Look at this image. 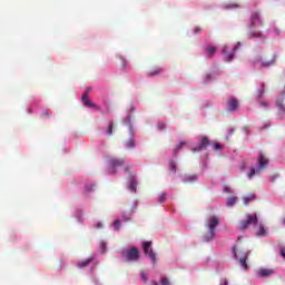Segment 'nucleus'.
Wrapping results in <instances>:
<instances>
[{"label":"nucleus","mask_w":285,"mask_h":285,"mask_svg":"<svg viewBox=\"0 0 285 285\" xmlns=\"http://www.w3.org/2000/svg\"><path fill=\"white\" fill-rule=\"evenodd\" d=\"M227 106H228V110H230V112H235V110H237L239 108V101L235 97H232L228 99Z\"/></svg>","instance_id":"9b49d317"},{"label":"nucleus","mask_w":285,"mask_h":285,"mask_svg":"<svg viewBox=\"0 0 285 285\" xmlns=\"http://www.w3.org/2000/svg\"><path fill=\"white\" fill-rule=\"evenodd\" d=\"M128 188L131 193H137V178L135 174L129 175Z\"/></svg>","instance_id":"9d476101"},{"label":"nucleus","mask_w":285,"mask_h":285,"mask_svg":"<svg viewBox=\"0 0 285 285\" xmlns=\"http://www.w3.org/2000/svg\"><path fill=\"white\" fill-rule=\"evenodd\" d=\"M140 277H141L142 282H145V284H146V282H148V275H146V273L141 272Z\"/></svg>","instance_id":"cd10ccee"},{"label":"nucleus","mask_w":285,"mask_h":285,"mask_svg":"<svg viewBox=\"0 0 285 285\" xmlns=\"http://www.w3.org/2000/svg\"><path fill=\"white\" fill-rule=\"evenodd\" d=\"M130 218H126L125 222H128Z\"/></svg>","instance_id":"49530a36"},{"label":"nucleus","mask_w":285,"mask_h":285,"mask_svg":"<svg viewBox=\"0 0 285 285\" xmlns=\"http://www.w3.org/2000/svg\"><path fill=\"white\" fill-rule=\"evenodd\" d=\"M114 128H115V124L112 121L109 122V126H108V129H107V135H111Z\"/></svg>","instance_id":"bb28decb"},{"label":"nucleus","mask_w":285,"mask_h":285,"mask_svg":"<svg viewBox=\"0 0 285 285\" xmlns=\"http://www.w3.org/2000/svg\"><path fill=\"white\" fill-rule=\"evenodd\" d=\"M121 224V222L119 219L114 222V227L116 230H119V225Z\"/></svg>","instance_id":"c756f323"},{"label":"nucleus","mask_w":285,"mask_h":285,"mask_svg":"<svg viewBox=\"0 0 285 285\" xmlns=\"http://www.w3.org/2000/svg\"><path fill=\"white\" fill-rule=\"evenodd\" d=\"M159 202H160V204H164V202H166V194H161L159 196Z\"/></svg>","instance_id":"2f4dec72"},{"label":"nucleus","mask_w":285,"mask_h":285,"mask_svg":"<svg viewBox=\"0 0 285 285\" xmlns=\"http://www.w3.org/2000/svg\"><path fill=\"white\" fill-rule=\"evenodd\" d=\"M264 26V21H262V17L259 14V11H253L250 14V23L248 28H255V26Z\"/></svg>","instance_id":"0eeeda50"},{"label":"nucleus","mask_w":285,"mask_h":285,"mask_svg":"<svg viewBox=\"0 0 285 285\" xmlns=\"http://www.w3.org/2000/svg\"><path fill=\"white\" fill-rule=\"evenodd\" d=\"M273 269H267V268H261L257 271V276L258 277H271L273 275Z\"/></svg>","instance_id":"ddd939ff"},{"label":"nucleus","mask_w":285,"mask_h":285,"mask_svg":"<svg viewBox=\"0 0 285 285\" xmlns=\"http://www.w3.org/2000/svg\"><path fill=\"white\" fill-rule=\"evenodd\" d=\"M222 148H224V147L222 146V144H219V142H214V150H215L216 153H219V150H222Z\"/></svg>","instance_id":"a878e982"},{"label":"nucleus","mask_w":285,"mask_h":285,"mask_svg":"<svg viewBox=\"0 0 285 285\" xmlns=\"http://www.w3.org/2000/svg\"><path fill=\"white\" fill-rule=\"evenodd\" d=\"M237 204V197H230L227 200V206H235Z\"/></svg>","instance_id":"4be33fe9"},{"label":"nucleus","mask_w":285,"mask_h":285,"mask_svg":"<svg viewBox=\"0 0 285 285\" xmlns=\"http://www.w3.org/2000/svg\"><path fill=\"white\" fill-rule=\"evenodd\" d=\"M124 257L126 258V262H138L140 257L139 249L137 247L127 249V252L124 254Z\"/></svg>","instance_id":"39448f33"},{"label":"nucleus","mask_w":285,"mask_h":285,"mask_svg":"<svg viewBox=\"0 0 285 285\" xmlns=\"http://www.w3.org/2000/svg\"><path fill=\"white\" fill-rule=\"evenodd\" d=\"M239 47L236 46L232 49V52H228V46L225 45L223 47V55H225V61H233V59H235V52L237 51Z\"/></svg>","instance_id":"6e6552de"},{"label":"nucleus","mask_w":285,"mask_h":285,"mask_svg":"<svg viewBox=\"0 0 285 285\" xmlns=\"http://www.w3.org/2000/svg\"><path fill=\"white\" fill-rule=\"evenodd\" d=\"M86 190H87V193H92V190H95V185H88L86 187Z\"/></svg>","instance_id":"7c9ffc66"},{"label":"nucleus","mask_w":285,"mask_h":285,"mask_svg":"<svg viewBox=\"0 0 285 285\" xmlns=\"http://www.w3.org/2000/svg\"><path fill=\"white\" fill-rule=\"evenodd\" d=\"M233 255L235 259H237V257H240L239 258L240 266L244 268V271H248V263H246V261L248 259V255H250V252L243 248H238L237 246H234Z\"/></svg>","instance_id":"f257e3e1"},{"label":"nucleus","mask_w":285,"mask_h":285,"mask_svg":"<svg viewBox=\"0 0 285 285\" xmlns=\"http://www.w3.org/2000/svg\"><path fill=\"white\" fill-rule=\"evenodd\" d=\"M158 128L159 130H166V124H159Z\"/></svg>","instance_id":"c9c22d12"},{"label":"nucleus","mask_w":285,"mask_h":285,"mask_svg":"<svg viewBox=\"0 0 285 285\" xmlns=\"http://www.w3.org/2000/svg\"><path fill=\"white\" fill-rule=\"evenodd\" d=\"M257 235H258V237L266 235V229L264 228L263 225L259 226V230H258Z\"/></svg>","instance_id":"393cba45"},{"label":"nucleus","mask_w":285,"mask_h":285,"mask_svg":"<svg viewBox=\"0 0 285 285\" xmlns=\"http://www.w3.org/2000/svg\"><path fill=\"white\" fill-rule=\"evenodd\" d=\"M219 285H228V281H227V279H224V282L220 283Z\"/></svg>","instance_id":"ea45409f"},{"label":"nucleus","mask_w":285,"mask_h":285,"mask_svg":"<svg viewBox=\"0 0 285 285\" xmlns=\"http://www.w3.org/2000/svg\"><path fill=\"white\" fill-rule=\"evenodd\" d=\"M206 77H207V80H209V79H210V75H207Z\"/></svg>","instance_id":"c03bdc74"},{"label":"nucleus","mask_w":285,"mask_h":285,"mask_svg":"<svg viewBox=\"0 0 285 285\" xmlns=\"http://www.w3.org/2000/svg\"><path fill=\"white\" fill-rule=\"evenodd\" d=\"M169 169L174 173H177V164H175L173 160L169 161Z\"/></svg>","instance_id":"b1692460"},{"label":"nucleus","mask_w":285,"mask_h":285,"mask_svg":"<svg viewBox=\"0 0 285 285\" xmlns=\"http://www.w3.org/2000/svg\"><path fill=\"white\" fill-rule=\"evenodd\" d=\"M142 250H144V253L147 254V256H149L153 264H155V262H157V256H156L155 252H153V242H145L142 244Z\"/></svg>","instance_id":"423d86ee"},{"label":"nucleus","mask_w":285,"mask_h":285,"mask_svg":"<svg viewBox=\"0 0 285 285\" xmlns=\"http://www.w3.org/2000/svg\"><path fill=\"white\" fill-rule=\"evenodd\" d=\"M161 72H164V69H161V68H156V69L149 71L148 75H149V77H155V75H159V73H161Z\"/></svg>","instance_id":"aec40b11"},{"label":"nucleus","mask_w":285,"mask_h":285,"mask_svg":"<svg viewBox=\"0 0 285 285\" xmlns=\"http://www.w3.org/2000/svg\"><path fill=\"white\" fill-rule=\"evenodd\" d=\"M209 145H210V140H208V137H203L200 139V145L197 146L196 148H193L191 151L200 153V150H206V148H208Z\"/></svg>","instance_id":"1a4fd4ad"},{"label":"nucleus","mask_w":285,"mask_h":285,"mask_svg":"<svg viewBox=\"0 0 285 285\" xmlns=\"http://www.w3.org/2000/svg\"><path fill=\"white\" fill-rule=\"evenodd\" d=\"M194 32H195V35H199V32H202V28L196 27V28L194 29Z\"/></svg>","instance_id":"e433bc0d"},{"label":"nucleus","mask_w":285,"mask_h":285,"mask_svg":"<svg viewBox=\"0 0 285 285\" xmlns=\"http://www.w3.org/2000/svg\"><path fill=\"white\" fill-rule=\"evenodd\" d=\"M153 285H159V283H157L156 281L153 282Z\"/></svg>","instance_id":"79ce46f5"},{"label":"nucleus","mask_w":285,"mask_h":285,"mask_svg":"<svg viewBox=\"0 0 285 285\" xmlns=\"http://www.w3.org/2000/svg\"><path fill=\"white\" fill-rule=\"evenodd\" d=\"M262 106H267L266 102H262Z\"/></svg>","instance_id":"a18cd8bd"},{"label":"nucleus","mask_w":285,"mask_h":285,"mask_svg":"<svg viewBox=\"0 0 285 285\" xmlns=\"http://www.w3.org/2000/svg\"><path fill=\"white\" fill-rule=\"evenodd\" d=\"M247 37L249 39H266V36H264V33H262L259 30L248 32Z\"/></svg>","instance_id":"f8f14e48"},{"label":"nucleus","mask_w":285,"mask_h":285,"mask_svg":"<svg viewBox=\"0 0 285 285\" xmlns=\"http://www.w3.org/2000/svg\"><path fill=\"white\" fill-rule=\"evenodd\" d=\"M125 170H126V171H128V167H127V168H125Z\"/></svg>","instance_id":"09e8293b"},{"label":"nucleus","mask_w":285,"mask_h":285,"mask_svg":"<svg viewBox=\"0 0 285 285\" xmlns=\"http://www.w3.org/2000/svg\"><path fill=\"white\" fill-rule=\"evenodd\" d=\"M208 232L204 236L205 242H210V239H215V228L219 226V218L213 216L207 219L206 224Z\"/></svg>","instance_id":"f03ea898"},{"label":"nucleus","mask_w":285,"mask_h":285,"mask_svg":"<svg viewBox=\"0 0 285 285\" xmlns=\"http://www.w3.org/2000/svg\"><path fill=\"white\" fill-rule=\"evenodd\" d=\"M161 285H170V281L168 278H161Z\"/></svg>","instance_id":"72a5a7b5"},{"label":"nucleus","mask_w":285,"mask_h":285,"mask_svg":"<svg viewBox=\"0 0 285 285\" xmlns=\"http://www.w3.org/2000/svg\"><path fill=\"white\" fill-rule=\"evenodd\" d=\"M215 52H217V47H213V46H209L206 48V56L207 57H213L215 55Z\"/></svg>","instance_id":"a211bd4d"},{"label":"nucleus","mask_w":285,"mask_h":285,"mask_svg":"<svg viewBox=\"0 0 285 285\" xmlns=\"http://www.w3.org/2000/svg\"><path fill=\"white\" fill-rule=\"evenodd\" d=\"M243 200H244V205L248 206L250 202H255V194H249L248 196H245Z\"/></svg>","instance_id":"6ab92c4d"},{"label":"nucleus","mask_w":285,"mask_h":285,"mask_svg":"<svg viewBox=\"0 0 285 285\" xmlns=\"http://www.w3.org/2000/svg\"><path fill=\"white\" fill-rule=\"evenodd\" d=\"M95 262V257H89L85 261L78 262L77 266L78 268H86L88 265L92 264Z\"/></svg>","instance_id":"2eb2a0df"},{"label":"nucleus","mask_w":285,"mask_h":285,"mask_svg":"<svg viewBox=\"0 0 285 285\" xmlns=\"http://www.w3.org/2000/svg\"><path fill=\"white\" fill-rule=\"evenodd\" d=\"M279 255L285 258V247H281Z\"/></svg>","instance_id":"f704fd0d"},{"label":"nucleus","mask_w":285,"mask_h":285,"mask_svg":"<svg viewBox=\"0 0 285 285\" xmlns=\"http://www.w3.org/2000/svg\"><path fill=\"white\" fill-rule=\"evenodd\" d=\"M187 145H188V142H186V141L180 142V144L176 147V149H175V155H177V153H179V150H181V148H184V146H187Z\"/></svg>","instance_id":"5701e85b"},{"label":"nucleus","mask_w":285,"mask_h":285,"mask_svg":"<svg viewBox=\"0 0 285 285\" xmlns=\"http://www.w3.org/2000/svg\"><path fill=\"white\" fill-rule=\"evenodd\" d=\"M127 146H128L129 148H135V140L129 139V140L127 141Z\"/></svg>","instance_id":"c85d7f7f"},{"label":"nucleus","mask_w":285,"mask_h":285,"mask_svg":"<svg viewBox=\"0 0 285 285\" xmlns=\"http://www.w3.org/2000/svg\"><path fill=\"white\" fill-rule=\"evenodd\" d=\"M91 108H95L96 110H101V107L95 105V106H91Z\"/></svg>","instance_id":"58836bf2"},{"label":"nucleus","mask_w":285,"mask_h":285,"mask_svg":"<svg viewBox=\"0 0 285 285\" xmlns=\"http://www.w3.org/2000/svg\"><path fill=\"white\" fill-rule=\"evenodd\" d=\"M276 106L278 108L279 115H285L284 99L277 100Z\"/></svg>","instance_id":"f3484780"},{"label":"nucleus","mask_w":285,"mask_h":285,"mask_svg":"<svg viewBox=\"0 0 285 285\" xmlns=\"http://www.w3.org/2000/svg\"><path fill=\"white\" fill-rule=\"evenodd\" d=\"M42 117H50V112L49 111H43Z\"/></svg>","instance_id":"4c0bfd02"},{"label":"nucleus","mask_w":285,"mask_h":285,"mask_svg":"<svg viewBox=\"0 0 285 285\" xmlns=\"http://www.w3.org/2000/svg\"><path fill=\"white\" fill-rule=\"evenodd\" d=\"M196 179H197V175H193L187 178V181H196Z\"/></svg>","instance_id":"473e14b6"},{"label":"nucleus","mask_w":285,"mask_h":285,"mask_svg":"<svg viewBox=\"0 0 285 285\" xmlns=\"http://www.w3.org/2000/svg\"><path fill=\"white\" fill-rule=\"evenodd\" d=\"M283 224H285V218H283Z\"/></svg>","instance_id":"de8ad7c7"},{"label":"nucleus","mask_w":285,"mask_h":285,"mask_svg":"<svg viewBox=\"0 0 285 285\" xmlns=\"http://www.w3.org/2000/svg\"><path fill=\"white\" fill-rule=\"evenodd\" d=\"M257 222H259V218H257V214H247L245 220H240L238 228L239 230H246L248 226H257Z\"/></svg>","instance_id":"20e7f679"},{"label":"nucleus","mask_w":285,"mask_h":285,"mask_svg":"<svg viewBox=\"0 0 285 285\" xmlns=\"http://www.w3.org/2000/svg\"><path fill=\"white\" fill-rule=\"evenodd\" d=\"M96 227H97V228H102L104 225H102L101 223H98Z\"/></svg>","instance_id":"a19ab883"},{"label":"nucleus","mask_w":285,"mask_h":285,"mask_svg":"<svg viewBox=\"0 0 285 285\" xmlns=\"http://www.w3.org/2000/svg\"><path fill=\"white\" fill-rule=\"evenodd\" d=\"M273 63H275V58H271L269 61H263L262 66L263 68H268V66H273Z\"/></svg>","instance_id":"412c9836"},{"label":"nucleus","mask_w":285,"mask_h":285,"mask_svg":"<svg viewBox=\"0 0 285 285\" xmlns=\"http://www.w3.org/2000/svg\"><path fill=\"white\" fill-rule=\"evenodd\" d=\"M81 99H82L83 106H86L87 108H92V106H95V104L90 99H88L87 94H85Z\"/></svg>","instance_id":"dca6fc26"},{"label":"nucleus","mask_w":285,"mask_h":285,"mask_svg":"<svg viewBox=\"0 0 285 285\" xmlns=\"http://www.w3.org/2000/svg\"><path fill=\"white\" fill-rule=\"evenodd\" d=\"M124 164H126L125 159L112 158L110 160L111 168H119V166H124Z\"/></svg>","instance_id":"4468645a"},{"label":"nucleus","mask_w":285,"mask_h":285,"mask_svg":"<svg viewBox=\"0 0 285 285\" xmlns=\"http://www.w3.org/2000/svg\"><path fill=\"white\" fill-rule=\"evenodd\" d=\"M266 166H268V158L264 156V154H259L258 156V168L255 169L254 167L250 168V171L247 174L248 179H253L255 175H259L262 170H266Z\"/></svg>","instance_id":"7ed1b4c3"},{"label":"nucleus","mask_w":285,"mask_h":285,"mask_svg":"<svg viewBox=\"0 0 285 285\" xmlns=\"http://www.w3.org/2000/svg\"><path fill=\"white\" fill-rule=\"evenodd\" d=\"M262 95H264V90L261 91L259 97H262Z\"/></svg>","instance_id":"37998d69"}]
</instances>
